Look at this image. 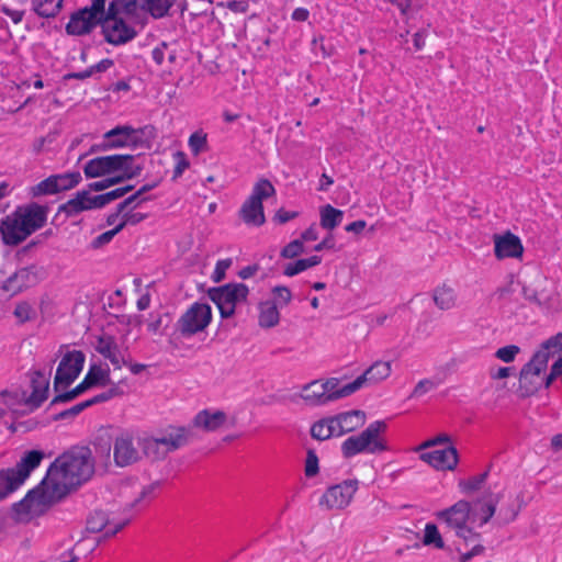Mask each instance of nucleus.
I'll list each match as a JSON object with an SVG mask.
<instances>
[{
	"label": "nucleus",
	"mask_w": 562,
	"mask_h": 562,
	"mask_svg": "<svg viewBox=\"0 0 562 562\" xmlns=\"http://www.w3.org/2000/svg\"><path fill=\"white\" fill-rule=\"evenodd\" d=\"M94 463L89 448L72 449L55 460L41 484L14 505L20 520L41 513L43 508L63 498L69 488L89 480Z\"/></svg>",
	"instance_id": "1"
},
{
	"label": "nucleus",
	"mask_w": 562,
	"mask_h": 562,
	"mask_svg": "<svg viewBox=\"0 0 562 562\" xmlns=\"http://www.w3.org/2000/svg\"><path fill=\"white\" fill-rule=\"evenodd\" d=\"M471 512V503L459 501L451 507L436 514L437 519L443 521L447 528L453 531L459 539L456 548L460 554V562H468L473 557L481 555L485 551L484 546L481 543V535L468 526Z\"/></svg>",
	"instance_id": "2"
},
{
	"label": "nucleus",
	"mask_w": 562,
	"mask_h": 562,
	"mask_svg": "<svg viewBox=\"0 0 562 562\" xmlns=\"http://www.w3.org/2000/svg\"><path fill=\"white\" fill-rule=\"evenodd\" d=\"M387 425L383 420L371 423L358 435L348 437L341 443V453L345 458H351L359 453H379L389 450L386 440L383 438Z\"/></svg>",
	"instance_id": "3"
},
{
	"label": "nucleus",
	"mask_w": 562,
	"mask_h": 562,
	"mask_svg": "<svg viewBox=\"0 0 562 562\" xmlns=\"http://www.w3.org/2000/svg\"><path fill=\"white\" fill-rule=\"evenodd\" d=\"M48 381L44 379L41 372H36L32 379L33 391L31 395H26L22 392H2L1 396L3 403L16 414H26L33 409L40 407V405L47 398Z\"/></svg>",
	"instance_id": "4"
},
{
	"label": "nucleus",
	"mask_w": 562,
	"mask_h": 562,
	"mask_svg": "<svg viewBox=\"0 0 562 562\" xmlns=\"http://www.w3.org/2000/svg\"><path fill=\"white\" fill-rule=\"evenodd\" d=\"M276 189L268 179H260L252 188L251 194L240 207V218L247 225L261 226L266 222L262 201L273 196Z\"/></svg>",
	"instance_id": "5"
},
{
	"label": "nucleus",
	"mask_w": 562,
	"mask_h": 562,
	"mask_svg": "<svg viewBox=\"0 0 562 562\" xmlns=\"http://www.w3.org/2000/svg\"><path fill=\"white\" fill-rule=\"evenodd\" d=\"M248 293L249 289L244 283H227L207 291L209 297L215 303L223 318L232 317L236 305L247 301Z\"/></svg>",
	"instance_id": "6"
},
{
	"label": "nucleus",
	"mask_w": 562,
	"mask_h": 562,
	"mask_svg": "<svg viewBox=\"0 0 562 562\" xmlns=\"http://www.w3.org/2000/svg\"><path fill=\"white\" fill-rule=\"evenodd\" d=\"M106 42L114 45L124 44L130 42L136 36V31L127 24V22L120 15L115 0L110 2L106 13L99 23Z\"/></svg>",
	"instance_id": "7"
},
{
	"label": "nucleus",
	"mask_w": 562,
	"mask_h": 562,
	"mask_svg": "<svg viewBox=\"0 0 562 562\" xmlns=\"http://www.w3.org/2000/svg\"><path fill=\"white\" fill-rule=\"evenodd\" d=\"M113 136H124V140H112L110 144L104 145L103 148L131 146L134 148L149 149L151 147V140L156 135L153 126L134 130L131 126L123 125L116 126L104 134V138H111Z\"/></svg>",
	"instance_id": "8"
},
{
	"label": "nucleus",
	"mask_w": 562,
	"mask_h": 562,
	"mask_svg": "<svg viewBox=\"0 0 562 562\" xmlns=\"http://www.w3.org/2000/svg\"><path fill=\"white\" fill-rule=\"evenodd\" d=\"M120 198H122V191L119 188L93 198L89 195V190H82L77 192L74 199L61 204L58 212L65 213L67 216H74L86 210L103 207Z\"/></svg>",
	"instance_id": "9"
},
{
	"label": "nucleus",
	"mask_w": 562,
	"mask_h": 562,
	"mask_svg": "<svg viewBox=\"0 0 562 562\" xmlns=\"http://www.w3.org/2000/svg\"><path fill=\"white\" fill-rule=\"evenodd\" d=\"M132 155H110L95 157L89 160L85 167L83 172L87 178H99L112 175L116 171H131L134 167L130 166L133 160Z\"/></svg>",
	"instance_id": "10"
},
{
	"label": "nucleus",
	"mask_w": 562,
	"mask_h": 562,
	"mask_svg": "<svg viewBox=\"0 0 562 562\" xmlns=\"http://www.w3.org/2000/svg\"><path fill=\"white\" fill-rule=\"evenodd\" d=\"M85 360V353L80 350H72L65 353L58 364L54 379V389L56 392L60 389H66L78 378L83 368Z\"/></svg>",
	"instance_id": "11"
},
{
	"label": "nucleus",
	"mask_w": 562,
	"mask_h": 562,
	"mask_svg": "<svg viewBox=\"0 0 562 562\" xmlns=\"http://www.w3.org/2000/svg\"><path fill=\"white\" fill-rule=\"evenodd\" d=\"M211 318V307L207 304L194 303L179 318L178 329L182 336H192L204 330Z\"/></svg>",
	"instance_id": "12"
},
{
	"label": "nucleus",
	"mask_w": 562,
	"mask_h": 562,
	"mask_svg": "<svg viewBox=\"0 0 562 562\" xmlns=\"http://www.w3.org/2000/svg\"><path fill=\"white\" fill-rule=\"evenodd\" d=\"M112 449L114 463L120 468L133 465L143 459L139 439H135L130 434L115 437Z\"/></svg>",
	"instance_id": "13"
},
{
	"label": "nucleus",
	"mask_w": 562,
	"mask_h": 562,
	"mask_svg": "<svg viewBox=\"0 0 562 562\" xmlns=\"http://www.w3.org/2000/svg\"><path fill=\"white\" fill-rule=\"evenodd\" d=\"M550 358V351L542 350L537 351L531 360L526 363L519 375V387L525 390L522 396H528L537 391L538 386L535 383V378H538L548 366Z\"/></svg>",
	"instance_id": "14"
},
{
	"label": "nucleus",
	"mask_w": 562,
	"mask_h": 562,
	"mask_svg": "<svg viewBox=\"0 0 562 562\" xmlns=\"http://www.w3.org/2000/svg\"><path fill=\"white\" fill-rule=\"evenodd\" d=\"M358 480H346L340 484L330 486L321 498V505L327 509L346 508L358 490Z\"/></svg>",
	"instance_id": "15"
},
{
	"label": "nucleus",
	"mask_w": 562,
	"mask_h": 562,
	"mask_svg": "<svg viewBox=\"0 0 562 562\" xmlns=\"http://www.w3.org/2000/svg\"><path fill=\"white\" fill-rule=\"evenodd\" d=\"M42 277V269L32 265L20 268L1 283V290L15 295L23 290L35 285Z\"/></svg>",
	"instance_id": "16"
},
{
	"label": "nucleus",
	"mask_w": 562,
	"mask_h": 562,
	"mask_svg": "<svg viewBox=\"0 0 562 562\" xmlns=\"http://www.w3.org/2000/svg\"><path fill=\"white\" fill-rule=\"evenodd\" d=\"M43 458L44 453L42 451H27L14 469L4 471L5 476L10 479L13 491L25 481L32 470L40 465Z\"/></svg>",
	"instance_id": "17"
},
{
	"label": "nucleus",
	"mask_w": 562,
	"mask_h": 562,
	"mask_svg": "<svg viewBox=\"0 0 562 562\" xmlns=\"http://www.w3.org/2000/svg\"><path fill=\"white\" fill-rule=\"evenodd\" d=\"M0 233L2 240L5 245L16 246L30 236V231L26 229L13 212L7 215L0 224Z\"/></svg>",
	"instance_id": "18"
},
{
	"label": "nucleus",
	"mask_w": 562,
	"mask_h": 562,
	"mask_svg": "<svg viewBox=\"0 0 562 562\" xmlns=\"http://www.w3.org/2000/svg\"><path fill=\"white\" fill-rule=\"evenodd\" d=\"M420 459L436 470L452 471L458 465L459 454L458 450L453 446H450L446 449L422 453Z\"/></svg>",
	"instance_id": "19"
},
{
	"label": "nucleus",
	"mask_w": 562,
	"mask_h": 562,
	"mask_svg": "<svg viewBox=\"0 0 562 562\" xmlns=\"http://www.w3.org/2000/svg\"><path fill=\"white\" fill-rule=\"evenodd\" d=\"M21 224L30 231V235L44 226L47 220V207L32 203L24 207H18L15 211Z\"/></svg>",
	"instance_id": "20"
},
{
	"label": "nucleus",
	"mask_w": 562,
	"mask_h": 562,
	"mask_svg": "<svg viewBox=\"0 0 562 562\" xmlns=\"http://www.w3.org/2000/svg\"><path fill=\"white\" fill-rule=\"evenodd\" d=\"M391 371L392 367L390 361H375L361 375L352 381V386L349 389H357L358 391L366 385L376 384L387 379Z\"/></svg>",
	"instance_id": "21"
},
{
	"label": "nucleus",
	"mask_w": 562,
	"mask_h": 562,
	"mask_svg": "<svg viewBox=\"0 0 562 562\" xmlns=\"http://www.w3.org/2000/svg\"><path fill=\"white\" fill-rule=\"evenodd\" d=\"M100 23V18L93 15L88 8H83L74 13L66 25V31L70 35H85Z\"/></svg>",
	"instance_id": "22"
},
{
	"label": "nucleus",
	"mask_w": 562,
	"mask_h": 562,
	"mask_svg": "<svg viewBox=\"0 0 562 562\" xmlns=\"http://www.w3.org/2000/svg\"><path fill=\"white\" fill-rule=\"evenodd\" d=\"M95 350L105 359L110 360L115 369L127 364V359L122 353L116 340L111 335H102L98 338Z\"/></svg>",
	"instance_id": "23"
},
{
	"label": "nucleus",
	"mask_w": 562,
	"mask_h": 562,
	"mask_svg": "<svg viewBox=\"0 0 562 562\" xmlns=\"http://www.w3.org/2000/svg\"><path fill=\"white\" fill-rule=\"evenodd\" d=\"M495 256L498 259L512 257L517 258L522 255L524 247L518 236L510 232L504 235H494Z\"/></svg>",
	"instance_id": "24"
},
{
	"label": "nucleus",
	"mask_w": 562,
	"mask_h": 562,
	"mask_svg": "<svg viewBox=\"0 0 562 562\" xmlns=\"http://www.w3.org/2000/svg\"><path fill=\"white\" fill-rule=\"evenodd\" d=\"M301 397L308 405H324L333 402L335 396L327 395L322 380H315L302 387Z\"/></svg>",
	"instance_id": "25"
},
{
	"label": "nucleus",
	"mask_w": 562,
	"mask_h": 562,
	"mask_svg": "<svg viewBox=\"0 0 562 562\" xmlns=\"http://www.w3.org/2000/svg\"><path fill=\"white\" fill-rule=\"evenodd\" d=\"M226 422V414L222 411L211 413L207 409L201 411L193 419L195 427L205 431H215Z\"/></svg>",
	"instance_id": "26"
},
{
	"label": "nucleus",
	"mask_w": 562,
	"mask_h": 562,
	"mask_svg": "<svg viewBox=\"0 0 562 562\" xmlns=\"http://www.w3.org/2000/svg\"><path fill=\"white\" fill-rule=\"evenodd\" d=\"M280 314L277 303L273 301H265L259 304V326L262 328H271L279 324Z\"/></svg>",
	"instance_id": "27"
},
{
	"label": "nucleus",
	"mask_w": 562,
	"mask_h": 562,
	"mask_svg": "<svg viewBox=\"0 0 562 562\" xmlns=\"http://www.w3.org/2000/svg\"><path fill=\"white\" fill-rule=\"evenodd\" d=\"M432 299L436 306L441 311L451 310L457 303L454 289L446 283L435 289Z\"/></svg>",
	"instance_id": "28"
},
{
	"label": "nucleus",
	"mask_w": 562,
	"mask_h": 562,
	"mask_svg": "<svg viewBox=\"0 0 562 562\" xmlns=\"http://www.w3.org/2000/svg\"><path fill=\"white\" fill-rule=\"evenodd\" d=\"M140 166H135L131 171L123 172L120 176L109 177L100 181H95L89 184V190L92 191H103L114 184H117L120 182H123L126 179H133L135 177H138L142 172Z\"/></svg>",
	"instance_id": "29"
},
{
	"label": "nucleus",
	"mask_w": 562,
	"mask_h": 562,
	"mask_svg": "<svg viewBox=\"0 0 562 562\" xmlns=\"http://www.w3.org/2000/svg\"><path fill=\"white\" fill-rule=\"evenodd\" d=\"M339 415L344 435L361 428L367 419L366 413L360 409L340 413Z\"/></svg>",
	"instance_id": "30"
},
{
	"label": "nucleus",
	"mask_w": 562,
	"mask_h": 562,
	"mask_svg": "<svg viewBox=\"0 0 562 562\" xmlns=\"http://www.w3.org/2000/svg\"><path fill=\"white\" fill-rule=\"evenodd\" d=\"M499 501V495H496L494 498L491 497L485 499V497L475 501L474 505L479 506L477 510L473 514V516H477L480 519V526L487 524L492 517L496 513V504Z\"/></svg>",
	"instance_id": "31"
},
{
	"label": "nucleus",
	"mask_w": 562,
	"mask_h": 562,
	"mask_svg": "<svg viewBox=\"0 0 562 562\" xmlns=\"http://www.w3.org/2000/svg\"><path fill=\"white\" fill-rule=\"evenodd\" d=\"M321 226L325 229L333 231L342 221L344 212L335 209L330 204H326L321 207Z\"/></svg>",
	"instance_id": "32"
},
{
	"label": "nucleus",
	"mask_w": 562,
	"mask_h": 562,
	"mask_svg": "<svg viewBox=\"0 0 562 562\" xmlns=\"http://www.w3.org/2000/svg\"><path fill=\"white\" fill-rule=\"evenodd\" d=\"M157 439L166 453L177 450L188 442L187 432L183 428Z\"/></svg>",
	"instance_id": "33"
},
{
	"label": "nucleus",
	"mask_w": 562,
	"mask_h": 562,
	"mask_svg": "<svg viewBox=\"0 0 562 562\" xmlns=\"http://www.w3.org/2000/svg\"><path fill=\"white\" fill-rule=\"evenodd\" d=\"M518 498L519 496H517V499ZM517 499H509L506 504L501 506L496 517V522L498 526L508 525L517 518L521 509V504L516 503Z\"/></svg>",
	"instance_id": "34"
},
{
	"label": "nucleus",
	"mask_w": 562,
	"mask_h": 562,
	"mask_svg": "<svg viewBox=\"0 0 562 562\" xmlns=\"http://www.w3.org/2000/svg\"><path fill=\"white\" fill-rule=\"evenodd\" d=\"M111 521L110 515L103 509H95L87 518L86 530L89 532L102 531Z\"/></svg>",
	"instance_id": "35"
},
{
	"label": "nucleus",
	"mask_w": 562,
	"mask_h": 562,
	"mask_svg": "<svg viewBox=\"0 0 562 562\" xmlns=\"http://www.w3.org/2000/svg\"><path fill=\"white\" fill-rule=\"evenodd\" d=\"M322 382L327 395L335 396L334 401L347 397L352 393L357 392V389H349L350 386H352V382L344 385L342 387H339V380L336 378L322 380Z\"/></svg>",
	"instance_id": "36"
},
{
	"label": "nucleus",
	"mask_w": 562,
	"mask_h": 562,
	"mask_svg": "<svg viewBox=\"0 0 562 562\" xmlns=\"http://www.w3.org/2000/svg\"><path fill=\"white\" fill-rule=\"evenodd\" d=\"M63 0H33L34 11L43 18H53L61 9Z\"/></svg>",
	"instance_id": "37"
},
{
	"label": "nucleus",
	"mask_w": 562,
	"mask_h": 562,
	"mask_svg": "<svg viewBox=\"0 0 562 562\" xmlns=\"http://www.w3.org/2000/svg\"><path fill=\"white\" fill-rule=\"evenodd\" d=\"M83 380L90 387L95 385L104 386L110 383L109 371L102 369L100 366L93 364L90 367Z\"/></svg>",
	"instance_id": "38"
},
{
	"label": "nucleus",
	"mask_w": 562,
	"mask_h": 562,
	"mask_svg": "<svg viewBox=\"0 0 562 562\" xmlns=\"http://www.w3.org/2000/svg\"><path fill=\"white\" fill-rule=\"evenodd\" d=\"M139 448L143 456L151 457L153 459H161L167 454L166 451L161 449L157 438L139 439Z\"/></svg>",
	"instance_id": "39"
},
{
	"label": "nucleus",
	"mask_w": 562,
	"mask_h": 562,
	"mask_svg": "<svg viewBox=\"0 0 562 562\" xmlns=\"http://www.w3.org/2000/svg\"><path fill=\"white\" fill-rule=\"evenodd\" d=\"M176 0H145L149 13L158 19L165 16Z\"/></svg>",
	"instance_id": "40"
},
{
	"label": "nucleus",
	"mask_w": 562,
	"mask_h": 562,
	"mask_svg": "<svg viewBox=\"0 0 562 562\" xmlns=\"http://www.w3.org/2000/svg\"><path fill=\"white\" fill-rule=\"evenodd\" d=\"M424 546H432L437 549H443L445 542L442 540L441 535L438 531V528L435 524H427L425 527V532L423 537Z\"/></svg>",
	"instance_id": "41"
},
{
	"label": "nucleus",
	"mask_w": 562,
	"mask_h": 562,
	"mask_svg": "<svg viewBox=\"0 0 562 562\" xmlns=\"http://www.w3.org/2000/svg\"><path fill=\"white\" fill-rule=\"evenodd\" d=\"M169 314H162L157 316H151V319L147 324L148 330L155 336H164L166 334V329L170 324Z\"/></svg>",
	"instance_id": "42"
},
{
	"label": "nucleus",
	"mask_w": 562,
	"mask_h": 562,
	"mask_svg": "<svg viewBox=\"0 0 562 562\" xmlns=\"http://www.w3.org/2000/svg\"><path fill=\"white\" fill-rule=\"evenodd\" d=\"M54 180L57 184L58 191L60 192L76 187L81 181V175L79 172L56 175L54 176Z\"/></svg>",
	"instance_id": "43"
},
{
	"label": "nucleus",
	"mask_w": 562,
	"mask_h": 562,
	"mask_svg": "<svg viewBox=\"0 0 562 562\" xmlns=\"http://www.w3.org/2000/svg\"><path fill=\"white\" fill-rule=\"evenodd\" d=\"M188 143L192 154L198 156L207 149V135L202 131L194 132Z\"/></svg>",
	"instance_id": "44"
},
{
	"label": "nucleus",
	"mask_w": 562,
	"mask_h": 562,
	"mask_svg": "<svg viewBox=\"0 0 562 562\" xmlns=\"http://www.w3.org/2000/svg\"><path fill=\"white\" fill-rule=\"evenodd\" d=\"M89 389H91V387L87 384V382L85 380H82L81 383H79L71 391H68V392H65V393L56 395L53 398L52 404L70 402L74 398H76L78 395H80L81 393L86 392Z\"/></svg>",
	"instance_id": "45"
},
{
	"label": "nucleus",
	"mask_w": 562,
	"mask_h": 562,
	"mask_svg": "<svg viewBox=\"0 0 562 562\" xmlns=\"http://www.w3.org/2000/svg\"><path fill=\"white\" fill-rule=\"evenodd\" d=\"M89 389H91V387L87 384V382L85 380H82L81 383H79L71 391H68V392H65V393L56 395L53 398L52 404L70 402L74 398H76L78 395H80L81 393L86 392Z\"/></svg>",
	"instance_id": "46"
},
{
	"label": "nucleus",
	"mask_w": 562,
	"mask_h": 562,
	"mask_svg": "<svg viewBox=\"0 0 562 562\" xmlns=\"http://www.w3.org/2000/svg\"><path fill=\"white\" fill-rule=\"evenodd\" d=\"M89 389H91V387L87 384V382L85 380H82L81 383H79L71 391H68V392H65V393L56 395L53 398L52 404L70 402L74 398H76L78 395H80L81 393L86 392Z\"/></svg>",
	"instance_id": "47"
},
{
	"label": "nucleus",
	"mask_w": 562,
	"mask_h": 562,
	"mask_svg": "<svg viewBox=\"0 0 562 562\" xmlns=\"http://www.w3.org/2000/svg\"><path fill=\"white\" fill-rule=\"evenodd\" d=\"M488 475V472L485 471L484 473H481L479 475H475L473 477H470L467 481H460L459 486L464 493H473L475 491H479L483 483L486 481Z\"/></svg>",
	"instance_id": "48"
},
{
	"label": "nucleus",
	"mask_w": 562,
	"mask_h": 562,
	"mask_svg": "<svg viewBox=\"0 0 562 562\" xmlns=\"http://www.w3.org/2000/svg\"><path fill=\"white\" fill-rule=\"evenodd\" d=\"M305 251L304 244L300 238L292 240L288 245H285L281 251L280 256L284 259H293L297 256L302 255Z\"/></svg>",
	"instance_id": "49"
},
{
	"label": "nucleus",
	"mask_w": 562,
	"mask_h": 562,
	"mask_svg": "<svg viewBox=\"0 0 562 562\" xmlns=\"http://www.w3.org/2000/svg\"><path fill=\"white\" fill-rule=\"evenodd\" d=\"M59 192L57 189V184L54 180V176L48 177L47 179L41 181L38 184L32 188L33 195H42V194H54Z\"/></svg>",
	"instance_id": "50"
},
{
	"label": "nucleus",
	"mask_w": 562,
	"mask_h": 562,
	"mask_svg": "<svg viewBox=\"0 0 562 562\" xmlns=\"http://www.w3.org/2000/svg\"><path fill=\"white\" fill-rule=\"evenodd\" d=\"M122 231V225H116L113 229L102 233L91 241L92 249H100L108 245L116 234Z\"/></svg>",
	"instance_id": "51"
},
{
	"label": "nucleus",
	"mask_w": 562,
	"mask_h": 562,
	"mask_svg": "<svg viewBox=\"0 0 562 562\" xmlns=\"http://www.w3.org/2000/svg\"><path fill=\"white\" fill-rule=\"evenodd\" d=\"M328 432H329V428L326 424L325 418L314 423L313 426L311 427V436L317 440L329 439L331 437V435Z\"/></svg>",
	"instance_id": "52"
},
{
	"label": "nucleus",
	"mask_w": 562,
	"mask_h": 562,
	"mask_svg": "<svg viewBox=\"0 0 562 562\" xmlns=\"http://www.w3.org/2000/svg\"><path fill=\"white\" fill-rule=\"evenodd\" d=\"M520 348L516 345H508L497 349L495 357L504 362H512L519 353Z\"/></svg>",
	"instance_id": "53"
},
{
	"label": "nucleus",
	"mask_w": 562,
	"mask_h": 562,
	"mask_svg": "<svg viewBox=\"0 0 562 562\" xmlns=\"http://www.w3.org/2000/svg\"><path fill=\"white\" fill-rule=\"evenodd\" d=\"M542 350L550 351V357L562 352V333L551 337L542 345Z\"/></svg>",
	"instance_id": "54"
},
{
	"label": "nucleus",
	"mask_w": 562,
	"mask_h": 562,
	"mask_svg": "<svg viewBox=\"0 0 562 562\" xmlns=\"http://www.w3.org/2000/svg\"><path fill=\"white\" fill-rule=\"evenodd\" d=\"M308 262L306 259H299L295 262H290L284 267L283 274L286 277H293L299 274L300 272L308 269Z\"/></svg>",
	"instance_id": "55"
},
{
	"label": "nucleus",
	"mask_w": 562,
	"mask_h": 562,
	"mask_svg": "<svg viewBox=\"0 0 562 562\" xmlns=\"http://www.w3.org/2000/svg\"><path fill=\"white\" fill-rule=\"evenodd\" d=\"M318 458L313 450H308L305 461V475L313 477L318 473Z\"/></svg>",
	"instance_id": "56"
},
{
	"label": "nucleus",
	"mask_w": 562,
	"mask_h": 562,
	"mask_svg": "<svg viewBox=\"0 0 562 562\" xmlns=\"http://www.w3.org/2000/svg\"><path fill=\"white\" fill-rule=\"evenodd\" d=\"M34 313L32 306L26 302L19 303L14 308V316L21 322L24 323L31 319V315Z\"/></svg>",
	"instance_id": "57"
},
{
	"label": "nucleus",
	"mask_w": 562,
	"mask_h": 562,
	"mask_svg": "<svg viewBox=\"0 0 562 562\" xmlns=\"http://www.w3.org/2000/svg\"><path fill=\"white\" fill-rule=\"evenodd\" d=\"M232 259L218 260L212 274V280L216 283L221 282L226 274V270L231 267Z\"/></svg>",
	"instance_id": "58"
},
{
	"label": "nucleus",
	"mask_w": 562,
	"mask_h": 562,
	"mask_svg": "<svg viewBox=\"0 0 562 562\" xmlns=\"http://www.w3.org/2000/svg\"><path fill=\"white\" fill-rule=\"evenodd\" d=\"M146 200L147 198H143L140 194H138V191H136L134 194L130 195L119 204V212H124L128 206L135 209Z\"/></svg>",
	"instance_id": "59"
},
{
	"label": "nucleus",
	"mask_w": 562,
	"mask_h": 562,
	"mask_svg": "<svg viewBox=\"0 0 562 562\" xmlns=\"http://www.w3.org/2000/svg\"><path fill=\"white\" fill-rule=\"evenodd\" d=\"M326 420V424L329 428V432L333 436L335 437H340L344 435L342 432V428H341V423H340V415L337 414L333 417H328V418H325Z\"/></svg>",
	"instance_id": "60"
},
{
	"label": "nucleus",
	"mask_w": 562,
	"mask_h": 562,
	"mask_svg": "<svg viewBox=\"0 0 562 562\" xmlns=\"http://www.w3.org/2000/svg\"><path fill=\"white\" fill-rule=\"evenodd\" d=\"M272 293L280 304L286 305L292 300V293L288 286L278 285L272 289Z\"/></svg>",
	"instance_id": "61"
},
{
	"label": "nucleus",
	"mask_w": 562,
	"mask_h": 562,
	"mask_svg": "<svg viewBox=\"0 0 562 562\" xmlns=\"http://www.w3.org/2000/svg\"><path fill=\"white\" fill-rule=\"evenodd\" d=\"M158 483L155 482V483H151L147 486H144L143 490L140 491L139 495L137 498H135L131 504H130V508H134L136 505H138L142 501L150 497L154 492L157 490L158 487Z\"/></svg>",
	"instance_id": "62"
},
{
	"label": "nucleus",
	"mask_w": 562,
	"mask_h": 562,
	"mask_svg": "<svg viewBox=\"0 0 562 562\" xmlns=\"http://www.w3.org/2000/svg\"><path fill=\"white\" fill-rule=\"evenodd\" d=\"M145 217H146V215L142 214V213H132V212L124 211L122 213V222L119 225H122V229H123L128 224H131V225L138 224Z\"/></svg>",
	"instance_id": "63"
},
{
	"label": "nucleus",
	"mask_w": 562,
	"mask_h": 562,
	"mask_svg": "<svg viewBox=\"0 0 562 562\" xmlns=\"http://www.w3.org/2000/svg\"><path fill=\"white\" fill-rule=\"evenodd\" d=\"M396 4L402 14L407 15L412 10L419 7V0H390Z\"/></svg>",
	"instance_id": "64"
}]
</instances>
